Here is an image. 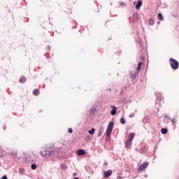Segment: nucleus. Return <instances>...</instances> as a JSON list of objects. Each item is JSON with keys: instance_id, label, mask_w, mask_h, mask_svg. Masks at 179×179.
I'll return each instance as SVG.
<instances>
[{"instance_id": "39448f33", "label": "nucleus", "mask_w": 179, "mask_h": 179, "mask_svg": "<svg viewBox=\"0 0 179 179\" xmlns=\"http://www.w3.org/2000/svg\"><path fill=\"white\" fill-rule=\"evenodd\" d=\"M148 165H149V164L147 162H144L143 164H141L139 166V168L138 169V171H141L145 170L148 166Z\"/></svg>"}, {"instance_id": "2f4dec72", "label": "nucleus", "mask_w": 179, "mask_h": 179, "mask_svg": "<svg viewBox=\"0 0 179 179\" xmlns=\"http://www.w3.org/2000/svg\"><path fill=\"white\" fill-rule=\"evenodd\" d=\"M120 6H125V3H123L122 1H120Z\"/></svg>"}, {"instance_id": "9b49d317", "label": "nucleus", "mask_w": 179, "mask_h": 179, "mask_svg": "<svg viewBox=\"0 0 179 179\" xmlns=\"http://www.w3.org/2000/svg\"><path fill=\"white\" fill-rule=\"evenodd\" d=\"M97 108V105H93V106L90 109V113L91 115H93L95 113L96 110Z\"/></svg>"}, {"instance_id": "ddd939ff", "label": "nucleus", "mask_w": 179, "mask_h": 179, "mask_svg": "<svg viewBox=\"0 0 179 179\" xmlns=\"http://www.w3.org/2000/svg\"><path fill=\"white\" fill-rule=\"evenodd\" d=\"M132 145V141L130 140H127L126 143H125V146L127 148H129Z\"/></svg>"}, {"instance_id": "20e7f679", "label": "nucleus", "mask_w": 179, "mask_h": 179, "mask_svg": "<svg viewBox=\"0 0 179 179\" xmlns=\"http://www.w3.org/2000/svg\"><path fill=\"white\" fill-rule=\"evenodd\" d=\"M138 73H139V71H137L136 70H132V71H131V74L129 76L134 83H135L136 82V76H138Z\"/></svg>"}, {"instance_id": "7ed1b4c3", "label": "nucleus", "mask_w": 179, "mask_h": 179, "mask_svg": "<svg viewBox=\"0 0 179 179\" xmlns=\"http://www.w3.org/2000/svg\"><path fill=\"white\" fill-rule=\"evenodd\" d=\"M114 127V122H110V123H108V125L107 126V129H106V136L109 137L112 133L113 131V128Z\"/></svg>"}, {"instance_id": "423d86ee", "label": "nucleus", "mask_w": 179, "mask_h": 179, "mask_svg": "<svg viewBox=\"0 0 179 179\" xmlns=\"http://www.w3.org/2000/svg\"><path fill=\"white\" fill-rule=\"evenodd\" d=\"M165 119L171 121L172 122L173 125L176 124V122H175V119L174 118L172 119L171 117H170L169 115H166Z\"/></svg>"}, {"instance_id": "5701e85b", "label": "nucleus", "mask_w": 179, "mask_h": 179, "mask_svg": "<svg viewBox=\"0 0 179 179\" xmlns=\"http://www.w3.org/2000/svg\"><path fill=\"white\" fill-rule=\"evenodd\" d=\"M60 167L62 170H64V171L66 170L67 169V166L65 164H62Z\"/></svg>"}, {"instance_id": "4be33fe9", "label": "nucleus", "mask_w": 179, "mask_h": 179, "mask_svg": "<svg viewBox=\"0 0 179 179\" xmlns=\"http://www.w3.org/2000/svg\"><path fill=\"white\" fill-rule=\"evenodd\" d=\"M94 131H95V129H94V127H92L91 129V130H89L88 133L90 134V135H93L94 134Z\"/></svg>"}, {"instance_id": "1a4fd4ad", "label": "nucleus", "mask_w": 179, "mask_h": 179, "mask_svg": "<svg viewBox=\"0 0 179 179\" xmlns=\"http://www.w3.org/2000/svg\"><path fill=\"white\" fill-rule=\"evenodd\" d=\"M112 171L111 170H108L107 171H104L103 172V176H104V178H108L110 177L111 175H112Z\"/></svg>"}, {"instance_id": "473e14b6", "label": "nucleus", "mask_w": 179, "mask_h": 179, "mask_svg": "<svg viewBox=\"0 0 179 179\" xmlns=\"http://www.w3.org/2000/svg\"><path fill=\"white\" fill-rule=\"evenodd\" d=\"M134 115H135L134 113H131V115H129V117L132 118L134 117Z\"/></svg>"}, {"instance_id": "58836bf2", "label": "nucleus", "mask_w": 179, "mask_h": 179, "mask_svg": "<svg viewBox=\"0 0 179 179\" xmlns=\"http://www.w3.org/2000/svg\"><path fill=\"white\" fill-rule=\"evenodd\" d=\"M157 24H160V22H157Z\"/></svg>"}, {"instance_id": "c9c22d12", "label": "nucleus", "mask_w": 179, "mask_h": 179, "mask_svg": "<svg viewBox=\"0 0 179 179\" xmlns=\"http://www.w3.org/2000/svg\"><path fill=\"white\" fill-rule=\"evenodd\" d=\"M47 50H50V46H48Z\"/></svg>"}, {"instance_id": "f704fd0d", "label": "nucleus", "mask_w": 179, "mask_h": 179, "mask_svg": "<svg viewBox=\"0 0 179 179\" xmlns=\"http://www.w3.org/2000/svg\"><path fill=\"white\" fill-rule=\"evenodd\" d=\"M172 15L174 17H177V15H176V14H172Z\"/></svg>"}, {"instance_id": "cd10ccee", "label": "nucleus", "mask_w": 179, "mask_h": 179, "mask_svg": "<svg viewBox=\"0 0 179 179\" xmlns=\"http://www.w3.org/2000/svg\"><path fill=\"white\" fill-rule=\"evenodd\" d=\"M125 90V87H122L121 88V92H120V96H122L123 95V93H124V90Z\"/></svg>"}, {"instance_id": "f03ea898", "label": "nucleus", "mask_w": 179, "mask_h": 179, "mask_svg": "<svg viewBox=\"0 0 179 179\" xmlns=\"http://www.w3.org/2000/svg\"><path fill=\"white\" fill-rule=\"evenodd\" d=\"M170 66L173 71H176L179 68V62L176 59L171 57L169 59Z\"/></svg>"}, {"instance_id": "0eeeda50", "label": "nucleus", "mask_w": 179, "mask_h": 179, "mask_svg": "<svg viewBox=\"0 0 179 179\" xmlns=\"http://www.w3.org/2000/svg\"><path fill=\"white\" fill-rule=\"evenodd\" d=\"M111 108H112V110L110 111V115L114 116L116 115L117 108H116V106H112Z\"/></svg>"}, {"instance_id": "f8f14e48", "label": "nucleus", "mask_w": 179, "mask_h": 179, "mask_svg": "<svg viewBox=\"0 0 179 179\" xmlns=\"http://www.w3.org/2000/svg\"><path fill=\"white\" fill-rule=\"evenodd\" d=\"M136 42L137 44H140V48H141V50H143V43H142L141 38L136 39Z\"/></svg>"}, {"instance_id": "dca6fc26", "label": "nucleus", "mask_w": 179, "mask_h": 179, "mask_svg": "<svg viewBox=\"0 0 179 179\" xmlns=\"http://www.w3.org/2000/svg\"><path fill=\"white\" fill-rule=\"evenodd\" d=\"M40 94V92H39V90H37V88L36 90H34L33 91V95L34 96H38Z\"/></svg>"}, {"instance_id": "7c9ffc66", "label": "nucleus", "mask_w": 179, "mask_h": 179, "mask_svg": "<svg viewBox=\"0 0 179 179\" xmlns=\"http://www.w3.org/2000/svg\"><path fill=\"white\" fill-rule=\"evenodd\" d=\"M24 171V170L23 169H19L20 173H23Z\"/></svg>"}, {"instance_id": "4468645a", "label": "nucleus", "mask_w": 179, "mask_h": 179, "mask_svg": "<svg viewBox=\"0 0 179 179\" xmlns=\"http://www.w3.org/2000/svg\"><path fill=\"white\" fill-rule=\"evenodd\" d=\"M143 64V62H139L138 63V67H137V70H136L137 72H140L141 71V66H142Z\"/></svg>"}, {"instance_id": "a878e982", "label": "nucleus", "mask_w": 179, "mask_h": 179, "mask_svg": "<svg viewBox=\"0 0 179 179\" xmlns=\"http://www.w3.org/2000/svg\"><path fill=\"white\" fill-rule=\"evenodd\" d=\"M157 99H158L159 101H161L163 100V96H162V95H161V94H160V95H157Z\"/></svg>"}, {"instance_id": "f257e3e1", "label": "nucleus", "mask_w": 179, "mask_h": 179, "mask_svg": "<svg viewBox=\"0 0 179 179\" xmlns=\"http://www.w3.org/2000/svg\"><path fill=\"white\" fill-rule=\"evenodd\" d=\"M54 145H48L45 146V148L44 149V152H45V155H43V152L41 151V155L43 157L45 155L51 156L55 154V151L53 150L52 148H53Z\"/></svg>"}, {"instance_id": "c85d7f7f", "label": "nucleus", "mask_w": 179, "mask_h": 179, "mask_svg": "<svg viewBox=\"0 0 179 179\" xmlns=\"http://www.w3.org/2000/svg\"><path fill=\"white\" fill-rule=\"evenodd\" d=\"M68 132H69V134H72V132H73V129H71V127H69V128L68 129Z\"/></svg>"}, {"instance_id": "a211bd4d", "label": "nucleus", "mask_w": 179, "mask_h": 179, "mask_svg": "<svg viewBox=\"0 0 179 179\" xmlns=\"http://www.w3.org/2000/svg\"><path fill=\"white\" fill-rule=\"evenodd\" d=\"M19 82L20 83H24L26 82V78L23 76L21 77V78L19 80Z\"/></svg>"}, {"instance_id": "e433bc0d", "label": "nucleus", "mask_w": 179, "mask_h": 179, "mask_svg": "<svg viewBox=\"0 0 179 179\" xmlns=\"http://www.w3.org/2000/svg\"><path fill=\"white\" fill-rule=\"evenodd\" d=\"M141 59L142 60H144V57H143V56H141Z\"/></svg>"}, {"instance_id": "9d476101", "label": "nucleus", "mask_w": 179, "mask_h": 179, "mask_svg": "<svg viewBox=\"0 0 179 179\" xmlns=\"http://www.w3.org/2000/svg\"><path fill=\"white\" fill-rule=\"evenodd\" d=\"M143 5V1L141 0H138L135 6L136 10H139L140 8Z\"/></svg>"}, {"instance_id": "393cba45", "label": "nucleus", "mask_w": 179, "mask_h": 179, "mask_svg": "<svg viewBox=\"0 0 179 179\" xmlns=\"http://www.w3.org/2000/svg\"><path fill=\"white\" fill-rule=\"evenodd\" d=\"M10 155L11 156H13L15 159L17 158V152H11V153H10Z\"/></svg>"}, {"instance_id": "b1692460", "label": "nucleus", "mask_w": 179, "mask_h": 179, "mask_svg": "<svg viewBox=\"0 0 179 179\" xmlns=\"http://www.w3.org/2000/svg\"><path fill=\"white\" fill-rule=\"evenodd\" d=\"M120 123H121L122 124H126V120H125V119H124V117H122V118L120 119Z\"/></svg>"}, {"instance_id": "c03bdc74", "label": "nucleus", "mask_w": 179, "mask_h": 179, "mask_svg": "<svg viewBox=\"0 0 179 179\" xmlns=\"http://www.w3.org/2000/svg\"><path fill=\"white\" fill-rule=\"evenodd\" d=\"M120 178V177H118V178L117 179H119Z\"/></svg>"}, {"instance_id": "72a5a7b5", "label": "nucleus", "mask_w": 179, "mask_h": 179, "mask_svg": "<svg viewBox=\"0 0 179 179\" xmlns=\"http://www.w3.org/2000/svg\"><path fill=\"white\" fill-rule=\"evenodd\" d=\"M1 179H8L6 175H4L3 176L1 177Z\"/></svg>"}, {"instance_id": "a18cd8bd", "label": "nucleus", "mask_w": 179, "mask_h": 179, "mask_svg": "<svg viewBox=\"0 0 179 179\" xmlns=\"http://www.w3.org/2000/svg\"><path fill=\"white\" fill-rule=\"evenodd\" d=\"M0 149H1V146H0Z\"/></svg>"}, {"instance_id": "6ab92c4d", "label": "nucleus", "mask_w": 179, "mask_h": 179, "mask_svg": "<svg viewBox=\"0 0 179 179\" xmlns=\"http://www.w3.org/2000/svg\"><path fill=\"white\" fill-rule=\"evenodd\" d=\"M161 133H162L163 135L167 134V133H168L167 129H166V128H162V129H161Z\"/></svg>"}, {"instance_id": "aec40b11", "label": "nucleus", "mask_w": 179, "mask_h": 179, "mask_svg": "<svg viewBox=\"0 0 179 179\" xmlns=\"http://www.w3.org/2000/svg\"><path fill=\"white\" fill-rule=\"evenodd\" d=\"M158 18L159 19L160 21H163L164 20V16H163L162 13H158Z\"/></svg>"}, {"instance_id": "79ce46f5", "label": "nucleus", "mask_w": 179, "mask_h": 179, "mask_svg": "<svg viewBox=\"0 0 179 179\" xmlns=\"http://www.w3.org/2000/svg\"><path fill=\"white\" fill-rule=\"evenodd\" d=\"M129 103H131V101L130 100V101H129Z\"/></svg>"}, {"instance_id": "4c0bfd02", "label": "nucleus", "mask_w": 179, "mask_h": 179, "mask_svg": "<svg viewBox=\"0 0 179 179\" xmlns=\"http://www.w3.org/2000/svg\"><path fill=\"white\" fill-rule=\"evenodd\" d=\"M136 3V1H134V5H135Z\"/></svg>"}, {"instance_id": "a19ab883", "label": "nucleus", "mask_w": 179, "mask_h": 179, "mask_svg": "<svg viewBox=\"0 0 179 179\" xmlns=\"http://www.w3.org/2000/svg\"><path fill=\"white\" fill-rule=\"evenodd\" d=\"M73 179H79L78 178H74Z\"/></svg>"}, {"instance_id": "6e6552de", "label": "nucleus", "mask_w": 179, "mask_h": 179, "mask_svg": "<svg viewBox=\"0 0 179 179\" xmlns=\"http://www.w3.org/2000/svg\"><path fill=\"white\" fill-rule=\"evenodd\" d=\"M77 155L78 156H83V155H85L86 154V152L83 150V149H79L77 152Z\"/></svg>"}, {"instance_id": "412c9836", "label": "nucleus", "mask_w": 179, "mask_h": 179, "mask_svg": "<svg viewBox=\"0 0 179 179\" xmlns=\"http://www.w3.org/2000/svg\"><path fill=\"white\" fill-rule=\"evenodd\" d=\"M148 23H149V25L153 26L154 24H155V22H154V20H153L152 18H150V19L149 20V21H148Z\"/></svg>"}, {"instance_id": "2eb2a0df", "label": "nucleus", "mask_w": 179, "mask_h": 179, "mask_svg": "<svg viewBox=\"0 0 179 179\" xmlns=\"http://www.w3.org/2000/svg\"><path fill=\"white\" fill-rule=\"evenodd\" d=\"M138 14L137 13H134L133 15V21L134 22H137L138 21Z\"/></svg>"}, {"instance_id": "f3484780", "label": "nucleus", "mask_w": 179, "mask_h": 179, "mask_svg": "<svg viewBox=\"0 0 179 179\" xmlns=\"http://www.w3.org/2000/svg\"><path fill=\"white\" fill-rule=\"evenodd\" d=\"M134 137H135V133H130L129 136V139L128 140L132 141Z\"/></svg>"}, {"instance_id": "c756f323", "label": "nucleus", "mask_w": 179, "mask_h": 179, "mask_svg": "<svg viewBox=\"0 0 179 179\" xmlns=\"http://www.w3.org/2000/svg\"><path fill=\"white\" fill-rule=\"evenodd\" d=\"M102 134V130H99L98 134H97V137H100Z\"/></svg>"}, {"instance_id": "bb28decb", "label": "nucleus", "mask_w": 179, "mask_h": 179, "mask_svg": "<svg viewBox=\"0 0 179 179\" xmlns=\"http://www.w3.org/2000/svg\"><path fill=\"white\" fill-rule=\"evenodd\" d=\"M36 168H37L36 164H31V169L32 170H36Z\"/></svg>"}, {"instance_id": "37998d69", "label": "nucleus", "mask_w": 179, "mask_h": 179, "mask_svg": "<svg viewBox=\"0 0 179 179\" xmlns=\"http://www.w3.org/2000/svg\"><path fill=\"white\" fill-rule=\"evenodd\" d=\"M73 175H74V176H76V173H74Z\"/></svg>"}, {"instance_id": "ea45409f", "label": "nucleus", "mask_w": 179, "mask_h": 179, "mask_svg": "<svg viewBox=\"0 0 179 179\" xmlns=\"http://www.w3.org/2000/svg\"><path fill=\"white\" fill-rule=\"evenodd\" d=\"M108 90L111 91V88H109V90Z\"/></svg>"}]
</instances>
